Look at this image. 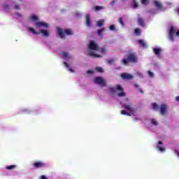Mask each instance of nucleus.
<instances>
[{
  "mask_svg": "<svg viewBox=\"0 0 179 179\" xmlns=\"http://www.w3.org/2000/svg\"><path fill=\"white\" fill-rule=\"evenodd\" d=\"M30 20L32 22H34V26H35L36 29H34L33 27H28V30L30 31V33H32L34 36H38V34H42L43 37H50V31L45 30L44 29H48L50 27V25L47 24V22H38V17L36 15H31L30 17Z\"/></svg>",
  "mask_w": 179,
  "mask_h": 179,
  "instance_id": "1",
  "label": "nucleus"
},
{
  "mask_svg": "<svg viewBox=\"0 0 179 179\" xmlns=\"http://www.w3.org/2000/svg\"><path fill=\"white\" fill-rule=\"evenodd\" d=\"M106 52L107 50L106 48H99L97 43L94 41H91L88 45V54L94 58H100V57H101V55H100V52L106 54Z\"/></svg>",
  "mask_w": 179,
  "mask_h": 179,
  "instance_id": "2",
  "label": "nucleus"
},
{
  "mask_svg": "<svg viewBox=\"0 0 179 179\" xmlns=\"http://www.w3.org/2000/svg\"><path fill=\"white\" fill-rule=\"evenodd\" d=\"M109 90H110V92H111V93H115V92H117V90L120 92L117 93V96H118V97H125V96H127V94L124 91V88H122V87L120 85H116V89L113 87H109Z\"/></svg>",
  "mask_w": 179,
  "mask_h": 179,
  "instance_id": "3",
  "label": "nucleus"
},
{
  "mask_svg": "<svg viewBox=\"0 0 179 179\" xmlns=\"http://www.w3.org/2000/svg\"><path fill=\"white\" fill-rule=\"evenodd\" d=\"M129 62H138V56H136V54H129L127 56V59H122V64H123V65H127Z\"/></svg>",
  "mask_w": 179,
  "mask_h": 179,
  "instance_id": "4",
  "label": "nucleus"
},
{
  "mask_svg": "<svg viewBox=\"0 0 179 179\" xmlns=\"http://www.w3.org/2000/svg\"><path fill=\"white\" fill-rule=\"evenodd\" d=\"M176 36L179 37V31H177V29L176 27H171L169 30V40L170 41H174V38H176Z\"/></svg>",
  "mask_w": 179,
  "mask_h": 179,
  "instance_id": "5",
  "label": "nucleus"
},
{
  "mask_svg": "<svg viewBox=\"0 0 179 179\" xmlns=\"http://www.w3.org/2000/svg\"><path fill=\"white\" fill-rule=\"evenodd\" d=\"M57 33L59 36V37H61V38H65V34H66L67 36H72L73 33H72V30L71 29H66L64 31L62 30V29L57 27Z\"/></svg>",
  "mask_w": 179,
  "mask_h": 179,
  "instance_id": "6",
  "label": "nucleus"
},
{
  "mask_svg": "<svg viewBox=\"0 0 179 179\" xmlns=\"http://www.w3.org/2000/svg\"><path fill=\"white\" fill-rule=\"evenodd\" d=\"M94 83L96 85H99L101 87H106L107 86V83L106 82V80L103 79L101 77H96L94 79Z\"/></svg>",
  "mask_w": 179,
  "mask_h": 179,
  "instance_id": "7",
  "label": "nucleus"
},
{
  "mask_svg": "<svg viewBox=\"0 0 179 179\" xmlns=\"http://www.w3.org/2000/svg\"><path fill=\"white\" fill-rule=\"evenodd\" d=\"M120 76L124 80H132V79H134V76L132 75L127 73H122Z\"/></svg>",
  "mask_w": 179,
  "mask_h": 179,
  "instance_id": "8",
  "label": "nucleus"
},
{
  "mask_svg": "<svg viewBox=\"0 0 179 179\" xmlns=\"http://www.w3.org/2000/svg\"><path fill=\"white\" fill-rule=\"evenodd\" d=\"M33 167H34V169H43V167H44V166H45V164H44V162H41V161H38V162H35L33 164H32Z\"/></svg>",
  "mask_w": 179,
  "mask_h": 179,
  "instance_id": "9",
  "label": "nucleus"
},
{
  "mask_svg": "<svg viewBox=\"0 0 179 179\" xmlns=\"http://www.w3.org/2000/svg\"><path fill=\"white\" fill-rule=\"evenodd\" d=\"M122 108H124V110L129 111V113H131V114H134V113H135V109H134V108H132L131 105L124 103L122 105Z\"/></svg>",
  "mask_w": 179,
  "mask_h": 179,
  "instance_id": "10",
  "label": "nucleus"
},
{
  "mask_svg": "<svg viewBox=\"0 0 179 179\" xmlns=\"http://www.w3.org/2000/svg\"><path fill=\"white\" fill-rule=\"evenodd\" d=\"M152 51L157 57H159L160 54H162V52L163 50L159 47H154L152 48Z\"/></svg>",
  "mask_w": 179,
  "mask_h": 179,
  "instance_id": "11",
  "label": "nucleus"
},
{
  "mask_svg": "<svg viewBox=\"0 0 179 179\" xmlns=\"http://www.w3.org/2000/svg\"><path fill=\"white\" fill-rule=\"evenodd\" d=\"M61 57L64 58V59H71L72 58V55L69 54L68 52H63L60 53Z\"/></svg>",
  "mask_w": 179,
  "mask_h": 179,
  "instance_id": "12",
  "label": "nucleus"
},
{
  "mask_svg": "<svg viewBox=\"0 0 179 179\" xmlns=\"http://www.w3.org/2000/svg\"><path fill=\"white\" fill-rule=\"evenodd\" d=\"M166 111H167V106L165 104H162L160 106V114L161 115H164L166 114Z\"/></svg>",
  "mask_w": 179,
  "mask_h": 179,
  "instance_id": "13",
  "label": "nucleus"
},
{
  "mask_svg": "<svg viewBox=\"0 0 179 179\" xmlns=\"http://www.w3.org/2000/svg\"><path fill=\"white\" fill-rule=\"evenodd\" d=\"M154 3L155 6L157 7V9H159V10H163V5L160 1H155Z\"/></svg>",
  "mask_w": 179,
  "mask_h": 179,
  "instance_id": "14",
  "label": "nucleus"
},
{
  "mask_svg": "<svg viewBox=\"0 0 179 179\" xmlns=\"http://www.w3.org/2000/svg\"><path fill=\"white\" fill-rule=\"evenodd\" d=\"M138 44L140 45H141V47H143V48H148V44L146 43V42H145V41L143 40H139L138 41Z\"/></svg>",
  "mask_w": 179,
  "mask_h": 179,
  "instance_id": "15",
  "label": "nucleus"
},
{
  "mask_svg": "<svg viewBox=\"0 0 179 179\" xmlns=\"http://www.w3.org/2000/svg\"><path fill=\"white\" fill-rule=\"evenodd\" d=\"M86 24L87 27H90L92 26V24L90 23V15L89 14L86 15Z\"/></svg>",
  "mask_w": 179,
  "mask_h": 179,
  "instance_id": "16",
  "label": "nucleus"
},
{
  "mask_svg": "<svg viewBox=\"0 0 179 179\" xmlns=\"http://www.w3.org/2000/svg\"><path fill=\"white\" fill-rule=\"evenodd\" d=\"M104 19L100 20L99 21L97 22L96 23V26L98 27H101V26H103L104 24Z\"/></svg>",
  "mask_w": 179,
  "mask_h": 179,
  "instance_id": "17",
  "label": "nucleus"
},
{
  "mask_svg": "<svg viewBox=\"0 0 179 179\" xmlns=\"http://www.w3.org/2000/svg\"><path fill=\"white\" fill-rule=\"evenodd\" d=\"M152 106L153 110H155V111H159V105H157V103H153Z\"/></svg>",
  "mask_w": 179,
  "mask_h": 179,
  "instance_id": "18",
  "label": "nucleus"
},
{
  "mask_svg": "<svg viewBox=\"0 0 179 179\" xmlns=\"http://www.w3.org/2000/svg\"><path fill=\"white\" fill-rule=\"evenodd\" d=\"M101 9H104V7L100 6H96L94 7L96 12H99V10H101Z\"/></svg>",
  "mask_w": 179,
  "mask_h": 179,
  "instance_id": "19",
  "label": "nucleus"
},
{
  "mask_svg": "<svg viewBox=\"0 0 179 179\" xmlns=\"http://www.w3.org/2000/svg\"><path fill=\"white\" fill-rule=\"evenodd\" d=\"M103 31H106V28L103 27L101 29H99L97 33H98V36H103V34H101Z\"/></svg>",
  "mask_w": 179,
  "mask_h": 179,
  "instance_id": "20",
  "label": "nucleus"
},
{
  "mask_svg": "<svg viewBox=\"0 0 179 179\" xmlns=\"http://www.w3.org/2000/svg\"><path fill=\"white\" fill-rule=\"evenodd\" d=\"M3 9L6 12H9L10 10V7L8 4H5L3 6Z\"/></svg>",
  "mask_w": 179,
  "mask_h": 179,
  "instance_id": "21",
  "label": "nucleus"
},
{
  "mask_svg": "<svg viewBox=\"0 0 179 179\" xmlns=\"http://www.w3.org/2000/svg\"><path fill=\"white\" fill-rule=\"evenodd\" d=\"M7 170H13V169H16V165H10L6 167Z\"/></svg>",
  "mask_w": 179,
  "mask_h": 179,
  "instance_id": "22",
  "label": "nucleus"
},
{
  "mask_svg": "<svg viewBox=\"0 0 179 179\" xmlns=\"http://www.w3.org/2000/svg\"><path fill=\"white\" fill-rule=\"evenodd\" d=\"M139 26H144V21L142 18H138V20Z\"/></svg>",
  "mask_w": 179,
  "mask_h": 179,
  "instance_id": "23",
  "label": "nucleus"
},
{
  "mask_svg": "<svg viewBox=\"0 0 179 179\" xmlns=\"http://www.w3.org/2000/svg\"><path fill=\"white\" fill-rule=\"evenodd\" d=\"M114 62H115V59H110L107 60V64H109L110 65H111V64H114Z\"/></svg>",
  "mask_w": 179,
  "mask_h": 179,
  "instance_id": "24",
  "label": "nucleus"
},
{
  "mask_svg": "<svg viewBox=\"0 0 179 179\" xmlns=\"http://www.w3.org/2000/svg\"><path fill=\"white\" fill-rule=\"evenodd\" d=\"M135 34H136V36H141V29L139 28L135 29Z\"/></svg>",
  "mask_w": 179,
  "mask_h": 179,
  "instance_id": "25",
  "label": "nucleus"
},
{
  "mask_svg": "<svg viewBox=\"0 0 179 179\" xmlns=\"http://www.w3.org/2000/svg\"><path fill=\"white\" fill-rule=\"evenodd\" d=\"M133 8H138V2L135 0L133 1Z\"/></svg>",
  "mask_w": 179,
  "mask_h": 179,
  "instance_id": "26",
  "label": "nucleus"
},
{
  "mask_svg": "<svg viewBox=\"0 0 179 179\" xmlns=\"http://www.w3.org/2000/svg\"><path fill=\"white\" fill-rule=\"evenodd\" d=\"M148 74L150 76V78H154V76H155V74L153 73V72H152L150 71H148Z\"/></svg>",
  "mask_w": 179,
  "mask_h": 179,
  "instance_id": "27",
  "label": "nucleus"
},
{
  "mask_svg": "<svg viewBox=\"0 0 179 179\" xmlns=\"http://www.w3.org/2000/svg\"><path fill=\"white\" fill-rule=\"evenodd\" d=\"M157 149H159V150L160 152H164V150H166V148H162V147H160L159 145H157Z\"/></svg>",
  "mask_w": 179,
  "mask_h": 179,
  "instance_id": "28",
  "label": "nucleus"
},
{
  "mask_svg": "<svg viewBox=\"0 0 179 179\" xmlns=\"http://www.w3.org/2000/svg\"><path fill=\"white\" fill-rule=\"evenodd\" d=\"M109 29L111 31H114V30H115V26H114V24H112L109 27Z\"/></svg>",
  "mask_w": 179,
  "mask_h": 179,
  "instance_id": "29",
  "label": "nucleus"
},
{
  "mask_svg": "<svg viewBox=\"0 0 179 179\" xmlns=\"http://www.w3.org/2000/svg\"><path fill=\"white\" fill-rule=\"evenodd\" d=\"M143 5H148L149 3V0H141Z\"/></svg>",
  "mask_w": 179,
  "mask_h": 179,
  "instance_id": "30",
  "label": "nucleus"
},
{
  "mask_svg": "<svg viewBox=\"0 0 179 179\" xmlns=\"http://www.w3.org/2000/svg\"><path fill=\"white\" fill-rule=\"evenodd\" d=\"M151 122L152 125H157V122L156 121V119H152Z\"/></svg>",
  "mask_w": 179,
  "mask_h": 179,
  "instance_id": "31",
  "label": "nucleus"
},
{
  "mask_svg": "<svg viewBox=\"0 0 179 179\" xmlns=\"http://www.w3.org/2000/svg\"><path fill=\"white\" fill-rule=\"evenodd\" d=\"M76 16L77 17H80V16H82V13H80V12H79V11H77V12H76Z\"/></svg>",
  "mask_w": 179,
  "mask_h": 179,
  "instance_id": "32",
  "label": "nucleus"
},
{
  "mask_svg": "<svg viewBox=\"0 0 179 179\" xmlns=\"http://www.w3.org/2000/svg\"><path fill=\"white\" fill-rule=\"evenodd\" d=\"M15 9H17V10H20V5L15 4Z\"/></svg>",
  "mask_w": 179,
  "mask_h": 179,
  "instance_id": "33",
  "label": "nucleus"
},
{
  "mask_svg": "<svg viewBox=\"0 0 179 179\" xmlns=\"http://www.w3.org/2000/svg\"><path fill=\"white\" fill-rule=\"evenodd\" d=\"M87 73L88 75H93V73H94V71H92V70H88V71H87Z\"/></svg>",
  "mask_w": 179,
  "mask_h": 179,
  "instance_id": "34",
  "label": "nucleus"
},
{
  "mask_svg": "<svg viewBox=\"0 0 179 179\" xmlns=\"http://www.w3.org/2000/svg\"><path fill=\"white\" fill-rule=\"evenodd\" d=\"M96 71L100 72V73L104 72V71L103 70L102 68H96Z\"/></svg>",
  "mask_w": 179,
  "mask_h": 179,
  "instance_id": "35",
  "label": "nucleus"
},
{
  "mask_svg": "<svg viewBox=\"0 0 179 179\" xmlns=\"http://www.w3.org/2000/svg\"><path fill=\"white\" fill-rule=\"evenodd\" d=\"M127 110H121V114H122V115H127Z\"/></svg>",
  "mask_w": 179,
  "mask_h": 179,
  "instance_id": "36",
  "label": "nucleus"
},
{
  "mask_svg": "<svg viewBox=\"0 0 179 179\" xmlns=\"http://www.w3.org/2000/svg\"><path fill=\"white\" fill-rule=\"evenodd\" d=\"M119 22H120V24H122V26L124 27V21H122V18H120Z\"/></svg>",
  "mask_w": 179,
  "mask_h": 179,
  "instance_id": "37",
  "label": "nucleus"
},
{
  "mask_svg": "<svg viewBox=\"0 0 179 179\" xmlns=\"http://www.w3.org/2000/svg\"><path fill=\"white\" fill-rule=\"evenodd\" d=\"M115 2H117V0H113L111 2H110V5H112V6L113 5H115Z\"/></svg>",
  "mask_w": 179,
  "mask_h": 179,
  "instance_id": "38",
  "label": "nucleus"
},
{
  "mask_svg": "<svg viewBox=\"0 0 179 179\" xmlns=\"http://www.w3.org/2000/svg\"><path fill=\"white\" fill-rule=\"evenodd\" d=\"M21 15L19 13L15 14V17H20Z\"/></svg>",
  "mask_w": 179,
  "mask_h": 179,
  "instance_id": "39",
  "label": "nucleus"
},
{
  "mask_svg": "<svg viewBox=\"0 0 179 179\" xmlns=\"http://www.w3.org/2000/svg\"><path fill=\"white\" fill-rule=\"evenodd\" d=\"M64 65L66 66V68L69 67V65L66 62H64Z\"/></svg>",
  "mask_w": 179,
  "mask_h": 179,
  "instance_id": "40",
  "label": "nucleus"
},
{
  "mask_svg": "<svg viewBox=\"0 0 179 179\" xmlns=\"http://www.w3.org/2000/svg\"><path fill=\"white\" fill-rule=\"evenodd\" d=\"M69 71L70 72H72V73L75 72V70H73V69H72V68H69Z\"/></svg>",
  "mask_w": 179,
  "mask_h": 179,
  "instance_id": "41",
  "label": "nucleus"
},
{
  "mask_svg": "<svg viewBox=\"0 0 179 179\" xmlns=\"http://www.w3.org/2000/svg\"><path fill=\"white\" fill-rule=\"evenodd\" d=\"M134 87H136V89H137V87H139V85L134 84Z\"/></svg>",
  "mask_w": 179,
  "mask_h": 179,
  "instance_id": "42",
  "label": "nucleus"
},
{
  "mask_svg": "<svg viewBox=\"0 0 179 179\" xmlns=\"http://www.w3.org/2000/svg\"><path fill=\"white\" fill-rule=\"evenodd\" d=\"M41 179H47V176L43 175V176H41Z\"/></svg>",
  "mask_w": 179,
  "mask_h": 179,
  "instance_id": "43",
  "label": "nucleus"
},
{
  "mask_svg": "<svg viewBox=\"0 0 179 179\" xmlns=\"http://www.w3.org/2000/svg\"><path fill=\"white\" fill-rule=\"evenodd\" d=\"M131 113H128V112H127V113H126V115H127L128 117H131Z\"/></svg>",
  "mask_w": 179,
  "mask_h": 179,
  "instance_id": "44",
  "label": "nucleus"
},
{
  "mask_svg": "<svg viewBox=\"0 0 179 179\" xmlns=\"http://www.w3.org/2000/svg\"><path fill=\"white\" fill-rule=\"evenodd\" d=\"M158 145H163V141H158Z\"/></svg>",
  "mask_w": 179,
  "mask_h": 179,
  "instance_id": "45",
  "label": "nucleus"
},
{
  "mask_svg": "<svg viewBox=\"0 0 179 179\" xmlns=\"http://www.w3.org/2000/svg\"><path fill=\"white\" fill-rule=\"evenodd\" d=\"M176 101H179V96L176 97Z\"/></svg>",
  "mask_w": 179,
  "mask_h": 179,
  "instance_id": "46",
  "label": "nucleus"
},
{
  "mask_svg": "<svg viewBox=\"0 0 179 179\" xmlns=\"http://www.w3.org/2000/svg\"><path fill=\"white\" fill-rule=\"evenodd\" d=\"M140 93H143V90H142V89H140Z\"/></svg>",
  "mask_w": 179,
  "mask_h": 179,
  "instance_id": "47",
  "label": "nucleus"
},
{
  "mask_svg": "<svg viewBox=\"0 0 179 179\" xmlns=\"http://www.w3.org/2000/svg\"><path fill=\"white\" fill-rule=\"evenodd\" d=\"M176 153H177V155H178V156L179 157V151H176Z\"/></svg>",
  "mask_w": 179,
  "mask_h": 179,
  "instance_id": "48",
  "label": "nucleus"
},
{
  "mask_svg": "<svg viewBox=\"0 0 179 179\" xmlns=\"http://www.w3.org/2000/svg\"><path fill=\"white\" fill-rule=\"evenodd\" d=\"M138 120H140V119L135 118V119H134V121H138Z\"/></svg>",
  "mask_w": 179,
  "mask_h": 179,
  "instance_id": "49",
  "label": "nucleus"
},
{
  "mask_svg": "<svg viewBox=\"0 0 179 179\" xmlns=\"http://www.w3.org/2000/svg\"><path fill=\"white\" fill-rule=\"evenodd\" d=\"M20 1H22V0H20Z\"/></svg>",
  "mask_w": 179,
  "mask_h": 179,
  "instance_id": "50",
  "label": "nucleus"
}]
</instances>
